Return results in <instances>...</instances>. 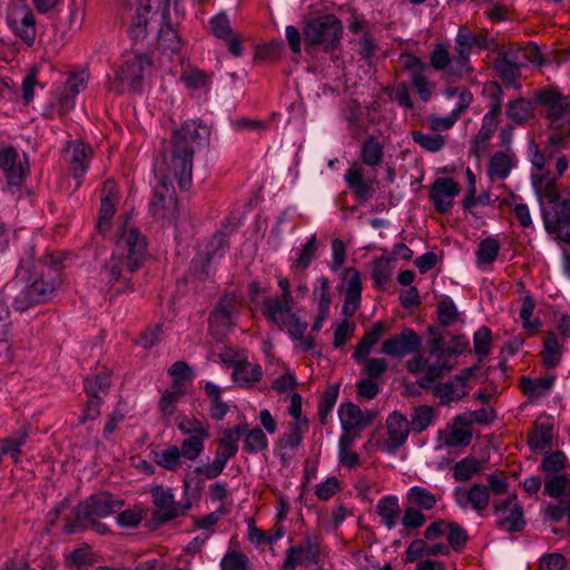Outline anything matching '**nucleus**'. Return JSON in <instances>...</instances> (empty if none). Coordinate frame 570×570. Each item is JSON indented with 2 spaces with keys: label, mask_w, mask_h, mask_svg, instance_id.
I'll return each mask as SVG.
<instances>
[{
  "label": "nucleus",
  "mask_w": 570,
  "mask_h": 570,
  "mask_svg": "<svg viewBox=\"0 0 570 570\" xmlns=\"http://www.w3.org/2000/svg\"><path fill=\"white\" fill-rule=\"evenodd\" d=\"M483 463L475 458H464L456 462L453 466V478L458 482H466L474 475L481 473Z\"/></svg>",
  "instance_id": "nucleus-50"
},
{
  "label": "nucleus",
  "mask_w": 570,
  "mask_h": 570,
  "mask_svg": "<svg viewBox=\"0 0 570 570\" xmlns=\"http://www.w3.org/2000/svg\"><path fill=\"white\" fill-rule=\"evenodd\" d=\"M554 383L553 376L531 379L522 376L520 387L522 392L530 399H539L547 395Z\"/></svg>",
  "instance_id": "nucleus-43"
},
{
  "label": "nucleus",
  "mask_w": 570,
  "mask_h": 570,
  "mask_svg": "<svg viewBox=\"0 0 570 570\" xmlns=\"http://www.w3.org/2000/svg\"><path fill=\"white\" fill-rule=\"evenodd\" d=\"M430 63L435 70H444L446 77L451 80L460 78L452 72L453 58L450 57L448 48L442 43L435 45L430 55Z\"/></svg>",
  "instance_id": "nucleus-47"
},
{
  "label": "nucleus",
  "mask_w": 570,
  "mask_h": 570,
  "mask_svg": "<svg viewBox=\"0 0 570 570\" xmlns=\"http://www.w3.org/2000/svg\"><path fill=\"white\" fill-rule=\"evenodd\" d=\"M48 289L33 288L30 283H26L14 295L12 306L16 312L23 313L31 307L43 304L45 297L48 295Z\"/></svg>",
  "instance_id": "nucleus-33"
},
{
  "label": "nucleus",
  "mask_w": 570,
  "mask_h": 570,
  "mask_svg": "<svg viewBox=\"0 0 570 570\" xmlns=\"http://www.w3.org/2000/svg\"><path fill=\"white\" fill-rule=\"evenodd\" d=\"M170 0H135L129 8L128 35L134 41L144 40L149 30L169 19Z\"/></svg>",
  "instance_id": "nucleus-6"
},
{
  "label": "nucleus",
  "mask_w": 570,
  "mask_h": 570,
  "mask_svg": "<svg viewBox=\"0 0 570 570\" xmlns=\"http://www.w3.org/2000/svg\"><path fill=\"white\" fill-rule=\"evenodd\" d=\"M238 312V303L235 294L224 295L209 315L210 328L218 334H224L234 326V318Z\"/></svg>",
  "instance_id": "nucleus-21"
},
{
  "label": "nucleus",
  "mask_w": 570,
  "mask_h": 570,
  "mask_svg": "<svg viewBox=\"0 0 570 570\" xmlns=\"http://www.w3.org/2000/svg\"><path fill=\"white\" fill-rule=\"evenodd\" d=\"M492 341L491 330L487 326L480 327L473 336L474 343V353L478 355L479 360L482 361L490 353Z\"/></svg>",
  "instance_id": "nucleus-62"
},
{
  "label": "nucleus",
  "mask_w": 570,
  "mask_h": 570,
  "mask_svg": "<svg viewBox=\"0 0 570 570\" xmlns=\"http://www.w3.org/2000/svg\"><path fill=\"white\" fill-rule=\"evenodd\" d=\"M421 344V337L412 328L406 327L385 340L381 352L392 357L403 358L407 354L419 352Z\"/></svg>",
  "instance_id": "nucleus-18"
},
{
  "label": "nucleus",
  "mask_w": 570,
  "mask_h": 570,
  "mask_svg": "<svg viewBox=\"0 0 570 570\" xmlns=\"http://www.w3.org/2000/svg\"><path fill=\"white\" fill-rule=\"evenodd\" d=\"M412 139L415 144L430 153H436L445 146V137L436 132L424 134L422 131H412Z\"/></svg>",
  "instance_id": "nucleus-55"
},
{
  "label": "nucleus",
  "mask_w": 570,
  "mask_h": 570,
  "mask_svg": "<svg viewBox=\"0 0 570 570\" xmlns=\"http://www.w3.org/2000/svg\"><path fill=\"white\" fill-rule=\"evenodd\" d=\"M209 130L195 120L184 122L171 137V150L158 171L161 184L156 186L149 204V213L155 219L176 220L178 203L173 187L175 180L180 189H188L193 179V160L196 146L207 141Z\"/></svg>",
  "instance_id": "nucleus-1"
},
{
  "label": "nucleus",
  "mask_w": 570,
  "mask_h": 570,
  "mask_svg": "<svg viewBox=\"0 0 570 570\" xmlns=\"http://www.w3.org/2000/svg\"><path fill=\"white\" fill-rule=\"evenodd\" d=\"M212 32L227 42L228 50L239 57L243 52L238 37L233 32L229 20L225 14H218L210 20Z\"/></svg>",
  "instance_id": "nucleus-34"
},
{
  "label": "nucleus",
  "mask_w": 570,
  "mask_h": 570,
  "mask_svg": "<svg viewBox=\"0 0 570 570\" xmlns=\"http://www.w3.org/2000/svg\"><path fill=\"white\" fill-rule=\"evenodd\" d=\"M377 514L382 523L389 529H393L399 520L401 508L399 499L393 495H387L379 500L376 505Z\"/></svg>",
  "instance_id": "nucleus-42"
},
{
  "label": "nucleus",
  "mask_w": 570,
  "mask_h": 570,
  "mask_svg": "<svg viewBox=\"0 0 570 570\" xmlns=\"http://www.w3.org/2000/svg\"><path fill=\"white\" fill-rule=\"evenodd\" d=\"M262 375L259 364L238 361L234 365L233 379L242 387H250L262 379Z\"/></svg>",
  "instance_id": "nucleus-38"
},
{
  "label": "nucleus",
  "mask_w": 570,
  "mask_h": 570,
  "mask_svg": "<svg viewBox=\"0 0 570 570\" xmlns=\"http://www.w3.org/2000/svg\"><path fill=\"white\" fill-rule=\"evenodd\" d=\"M295 301L268 296L262 302V314L281 331H286L293 340L304 336L307 323L293 313Z\"/></svg>",
  "instance_id": "nucleus-8"
},
{
  "label": "nucleus",
  "mask_w": 570,
  "mask_h": 570,
  "mask_svg": "<svg viewBox=\"0 0 570 570\" xmlns=\"http://www.w3.org/2000/svg\"><path fill=\"white\" fill-rule=\"evenodd\" d=\"M302 426H307V422H294L289 432L284 433L278 440L277 455L283 464L287 466L294 458L296 450L302 443Z\"/></svg>",
  "instance_id": "nucleus-28"
},
{
  "label": "nucleus",
  "mask_w": 570,
  "mask_h": 570,
  "mask_svg": "<svg viewBox=\"0 0 570 570\" xmlns=\"http://www.w3.org/2000/svg\"><path fill=\"white\" fill-rule=\"evenodd\" d=\"M177 426L184 434L190 436H208V425L195 417L179 416Z\"/></svg>",
  "instance_id": "nucleus-61"
},
{
  "label": "nucleus",
  "mask_w": 570,
  "mask_h": 570,
  "mask_svg": "<svg viewBox=\"0 0 570 570\" xmlns=\"http://www.w3.org/2000/svg\"><path fill=\"white\" fill-rule=\"evenodd\" d=\"M505 114L513 124L521 125L532 117L533 105L524 98L511 100L507 105Z\"/></svg>",
  "instance_id": "nucleus-48"
},
{
  "label": "nucleus",
  "mask_w": 570,
  "mask_h": 570,
  "mask_svg": "<svg viewBox=\"0 0 570 570\" xmlns=\"http://www.w3.org/2000/svg\"><path fill=\"white\" fill-rule=\"evenodd\" d=\"M268 440L261 428L248 431L244 442V451L247 453H258L267 449Z\"/></svg>",
  "instance_id": "nucleus-60"
},
{
  "label": "nucleus",
  "mask_w": 570,
  "mask_h": 570,
  "mask_svg": "<svg viewBox=\"0 0 570 570\" xmlns=\"http://www.w3.org/2000/svg\"><path fill=\"white\" fill-rule=\"evenodd\" d=\"M318 286L314 288V301L317 303L318 311H323V317L330 314V306L332 303L330 294V282L326 277H321L317 281Z\"/></svg>",
  "instance_id": "nucleus-59"
},
{
  "label": "nucleus",
  "mask_w": 570,
  "mask_h": 570,
  "mask_svg": "<svg viewBox=\"0 0 570 570\" xmlns=\"http://www.w3.org/2000/svg\"><path fill=\"white\" fill-rule=\"evenodd\" d=\"M435 410L430 405L416 406L411 414V429L421 433L426 430L435 417Z\"/></svg>",
  "instance_id": "nucleus-54"
},
{
  "label": "nucleus",
  "mask_w": 570,
  "mask_h": 570,
  "mask_svg": "<svg viewBox=\"0 0 570 570\" xmlns=\"http://www.w3.org/2000/svg\"><path fill=\"white\" fill-rule=\"evenodd\" d=\"M29 436V428L23 425L16 430L12 435L0 439V462L4 455H10L14 463L20 461L21 448L26 444Z\"/></svg>",
  "instance_id": "nucleus-35"
},
{
  "label": "nucleus",
  "mask_w": 570,
  "mask_h": 570,
  "mask_svg": "<svg viewBox=\"0 0 570 570\" xmlns=\"http://www.w3.org/2000/svg\"><path fill=\"white\" fill-rule=\"evenodd\" d=\"M385 425L387 438L384 446L389 453H394L407 440L411 425L406 416L397 411L387 416Z\"/></svg>",
  "instance_id": "nucleus-23"
},
{
  "label": "nucleus",
  "mask_w": 570,
  "mask_h": 570,
  "mask_svg": "<svg viewBox=\"0 0 570 570\" xmlns=\"http://www.w3.org/2000/svg\"><path fill=\"white\" fill-rule=\"evenodd\" d=\"M338 417L343 431L341 435L357 439L364 429L373 424L376 412L362 410L358 405L347 402L340 405Z\"/></svg>",
  "instance_id": "nucleus-13"
},
{
  "label": "nucleus",
  "mask_w": 570,
  "mask_h": 570,
  "mask_svg": "<svg viewBox=\"0 0 570 570\" xmlns=\"http://www.w3.org/2000/svg\"><path fill=\"white\" fill-rule=\"evenodd\" d=\"M61 263L62 255L60 253H48L36 261L31 250L26 257L21 258L18 273L28 274L27 282L33 288L48 289V295L45 297V303H47L55 296L61 284Z\"/></svg>",
  "instance_id": "nucleus-5"
},
{
  "label": "nucleus",
  "mask_w": 570,
  "mask_h": 570,
  "mask_svg": "<svg viewBox=\"0 0 570 570\" xmlns=\"http://www.w3.org/2000/svg\"><path fill=\"white\" fill-rule=\"evenodd\" d=\"M439 499L440 498L436 494L432 493L426 488L419 485L410 488L406 493L407 503L422 511L433 510L436 507Z\"/></svg>",
  "instance_id": "nucleus-44"
},
{
  "label": "nucleus",
  "mask_w": 570,
  "mask_h": 570,
  "mask_svg": "<svg viewBox=\"0 0 570 570\" xmlns=\"http://www.w3.org/2000/svg\"><path fill=\"white\" fill-rule=\"evenodd\" d=\"M535 308V302L531 296H525L522 301L520 308V318L522 321L523 328L533 335L541 326V322L538 318L532 320V314Z\"/></svg>",
  "instance_id": "nucleus-56"
},
{
  "label": "nucleus",
  "mask_w": 570,
  "mask_h": 570,
  "mask_svg": "<svg viewBox=\"0 0 570 570\" xmlns=\"http://www.w3.org/2000/svg\"><path fill=\"white\" fill-rule=\"evenodd\" d=\"M151 70V60L146 53H132L117 69L116 79L109 85V90L121 94L125 87L134 91L141 89V83Z\"/></svg>",
  "instance_id": "nucleus-10"
},
{
  "label": "nucleus",
  "mask_w": 570,
  "mask_h": 570,
  "mask_svg": "<svg viewBox=\"0 0 570 570\" xmlns=\"http://www.w3.org/2000/svg\"><path fill=\"white\" fill-rule=\"evenodd\" d=\"M517 165L515 154L511 149L494 153L489 161L488 176L493 180L505 179Z\"/></svg>",
  "instance_id": "nucleus-31"
},
{
  "label": "nucleus",
  "mask_w": 570,
  "mask_h": 570,
  "mask_svg": "<svg viewBox=\"0 0 570 570\" xmlns=\"http://www.w3.org/2000/svg\"><path fill=\"white\" fill-rule=\"evenodd\" d=\"M567 463V455L562 451L549 452L544 455L540 469L549 474H557L562 471Z\"/></svg>",
  "instance_id": "nucleus-63"
},
{
  "label": "nucleus",
  "mask_w": 570,
  "mask_h": 570,
  "mask_svg": "<svg viewBox=\"0 0 570 570\" xmlns=\"http://www.w3.org/2000/svg\"><path fill=\"white\" fill-rule=\"evenodd\" d=\"M7 22L13 33L28 47H32L37 38V22L32 9L17 1L10 4L7 13Z\"/></svg>",
  "instance_id": "nucleus-12"
},
{
  "label": "nucleus",
  "mask_w": 570,
  "mask_h": 570,
  "mask_svg": "<svg viewBox=\"0 0 570 570\" xmlns=\"http://www.w3.org/2000/svg\"><path fill=\"white\" fill-rule=\"evenodd\" d=\"M153 502L155 505L154 515L160 522H167L184 514L190 504L180 505L175 501L170 489L157 485L151 489Z\"/></svg>",
  "instance_id": "nucleus-17"
},
{
  "label": "nucleus",
  "mask_w": 570,
  "mask_h": 570,
  "mask_svg": "<svg viewBox=\"0 0 570 570\" xmlns=\"http://www.w3.org/2000/svg\"><path fill=\"white\" fill-rule=\"evenodd\" d=\"M66 153L69 156V169L72 173L73 177L77 179L76 186L79 187V179L87 171L89 161L94 155V150L90 146L85 145L82 141H73L70 142V145L66 149Z\"/></svg>",
  "instance_id": "nucleus-27"
},
{
  "label": "nucleus",
  "mask_w": 570,
  "mask_h": 570,
  "mask_svg": "<svg viewBox=\"0 0 570 570\" xmlns=\"http://www.w3.org/2000/svg\"><path fill=\"white\" fill-rule=\"evenodd\" d=\"M544 493L551 498H570V474L547 475Z\"/></svg>",
  "instance_id": "nucleus-45"
},
{
  "label": "nucleus",
  "mask_w": 570,
  "mask_h": 570,
  "mask_svg": "<svg viewBox=\"0 0 570 570\" xmlns=\"http://www.w3.org/2000/svg\"><path fill=\"white\" fill-rule=\"evenodd\" d=\"M0 168L9 186H20L27 168L19 158L18 150L12 146L0 148Z\"/></svg>",
  "instance_id": "nucleus-25"
},
{
  "label": "nucleus",
  "mask_w": 570,
  "mask_h": 570,
  "mask_svg": "<svg viewBox=\"0 0 570 570\" xmlns=\"http://www.w3.org/2000/svg\"><path fill=\"white\" fill-rule=\"evenodd\" d=\"M454 500L461 508L471 505L476 511H483L490 503L489 488L482 483H474L469 489L456 488Z\"/></svg>",
  "instance_id": "nucleus-26"
},
{
  "label": "nucleus",
  "mask_w": 570,
  "mask_h": 570,
  "mask_svg": "<svg viewBox=\"0 0 570 570\" xmlns=\"http://www.w3.org/2000/svg\"><path fill=\"white\" fill-rule=\"evenodd\" d=\"M342 32L343 26L334 14H323L306 23L304 40L307 45L322 46L328 49L338 43Z\"/></svg>",
  "instance_id": "nucleus-11"
},
{
  "label": "nucleus",
  "mask_w": 570,
  "mask_h": 570,
  "mask_svg": "<svg viewBox=\"0 0 570 570\" xmlns=\"http://www.w3.org/2000/svg\"><path fill=\"white\" fill-rule=\"evenodd\" d=\"M320 546L316 538L306 537L304 542L286 550L282 570H294L298 566L317 563Z\"/></svg>",
  "instance_id": "nucleus-20"
},
{
  "label": "nucleus",
  "mask_w": 570,
  "mask_h": 570,
  "mask_svg": "<svg viewBox=\"0 0 570 570\" xmlns=\"http://www.w3.org/2000/svg\"><path fill=\"white\" fill-rule=\"evenodd\" d=\"M552 425L537 421L528 436V444L533 452H543L552 446Z\"/></svg>",
  "instance_id": "nucleus-40"
},
{
  "label": "nucleus",
  "mask_w": 570,
  "mask_h": 570,
  "mask_svg": "<svg viewBox=\"0 0 570 570\" xmlns=\"http://www.w3.org/2000/svg\"><path fill=\"white\" fill-rule=\"evenodd\" d=\"M122 504V501L114 499L109 493L91 495L75 508L76 524H66L65 530L67 533H73L77 527L87 528L89 523L95 524V520L115 513Z\"/></svg>",
  "instance_id": "nucleus-9"
},
{
  "label": "nucleus",
  "mask_w": 570,
  "mask_h": 570,
  "mask_svg": "<svg viewBox=\"0 0 570 570\" xmlns=\"http://www.w3.org/2000/svg\"><path fill=\"white\" fill-rule=\"evenodd\" d=\"M494 68L505 86L514 88L520 87L518 81L520 68L511 53H501L494 61Z\"/></svg>",
  "instance_id": "nucleus-36"
},
{
  "label": "nucleus",
  "mask_w": 570,
  "mask_h": 570,
  "mask_svg": "<svg viewBox=\"0 0 570 570\" xmlns=\"http://www.w3.org/2000/svg\"><path fill=\"white\" fill-rule=\"evenodd\" d=\"M443 343L442 332L434 326H430L428 330V346L430 355L434 356L435 361L430 363L424 355L417 354L406 363L410 373L419 374L423 372L416 380L417 385L422 389L429 390L432 383L441 380L445 373L453 368L449 360L444 358Z\"/></svg>",
  "instance_id": "nucleus-4"
},
{
  "label": "nucleus",
  "mask_w": 570,
  "mask_h": 570,
  "mask_svg": "<svg viewBox=\"0 0 570 570\" xmlns=\"http://www.w3.org/2000/svg\"><path fill=\"white\" fill-rule=\"evenodd\" d=\"M111 385V372L104 368L99 373L88 376L85 380V390L87 395L105 396Z\"/></svg>",
  "instance_id": "nucleus-49"
},
{
  "label": "nucleus",
  "mask_w": 570,
  "mask_h": 570,
  "mask_svg": "<svg viewBox=\"0 0 570 570\" xmlns=\"http://www.w3.org/2000/svg\"><path fill=\"white\" fill-rule=\"evenodd\" d=\"M430 389L443 405L458 402L468 394V386L464 385V379L462 377H454L445 383L434 382Z\"/></svg>",
  "instance_id": "nucleus-32"
},
{
  "label": "nucleus",
  "mask_w": 570,
  "mask_h": 570,
  "mask_svg": "<svg viewBox=\"0 0 570 570\" xmlns=\"http://www.w3.org/2000/svg\"><path fill=\"white\" fill-rule=\"evenodd\" d=\"M541 356L546 367H556L560 363L561 347L554 333L546 334Z\"/></svg>",
  "instance_id": "nucleus-51"
},
{
  "label": "nucleus",
  "mask_w": 570,
  "mask_h": 570,
  "mask_svg": "<svg viewBox=\"0 0 570 570\" xmlns=\"http://www.w3.org/2000/svg\"><path fill=\"white\" fill-rule=\"evenodd\" d=\"M355 440L356 439L347 435H341L338 441L340 462L348 468H355L360 464L358 454L352 449Z\"/></svg>",
  "instance_id": "nucleus-58"
},
{
  "label": "nucleus",
  "mask_w": 570,
  "mask_h": 570,
  "mask_svg": "<svg viewBox=\"0 0 570 570\" xmlns=\"http://www.w3.org/2000/svg\"><path fill=\"white\" fill-rule=\"evenodd\" d=\"M88 73L82 70L79 72L71 73L63 89L58 94V100L66 107L69 102L81 91L85 90L88 81Z\"/></svg>",
  "instance_id": "nucleus-41"
},
{
  "label": "nucleus",
  "mask_w": 570,
  "mask_h": 570,
  "mask_svg": "<svg viewBox=\"0 0 570 570\" xmlns=\"http://www.w3.org/2000/svg\"><path fill=\"white\" fill-rule=\"evenodd\" d=\"M178 14L176 13V20L173 19L169 12V19H166L160 23L158 28V47L165 53H179L181 49V40L175 29L178 23Z\"/></svg>",
  "instance_id": "nucleus-30"
},
{
  "label": "nucleus",
  "mask_w": 570,
  "mask_h": 570,
  "mask_svg": "<svg viewBox=\"0 0 570 570\" xmlns=\"http://www.w3.org/2000/svg\"><path fill=\"white\" fill-rule=\"evenodd\" d=\"M466 416L458 415L452 429L444 434L443 443L449 448L468 445L472 439V432L466 424Z\"/></svg>",
  "instance_id": "nucleus-39"
},
{
  "label": "nucleus",
  "mask_w": 570,
  "mask_h": 570,
  "mask_svg": "<svg viewBox=\"0 0 570 570\" xmlns=\"http://www.w3.org/2000/svg\"><path fill=\"white\" fill-rule=\"evenodd\" d=\"M459 185L449 177L436 178L431 187L430 197L435 209L445 214L453 206V199L459 194Z\"/></svg>",
  "instance_id": "nucleus-24"
},
{
  "label": "nucleus",
  "mask_w": 570,
  "mask_h": 570,
  "mask_svg": "<svg viewBox=\"0 0 570 570\" xmlns=\"http://www.w3.org/2000/svg\"><path fill=\"white\" fill-rule=\"evenodd\" d=\"M500 248V243L494 237L481 240L476 250V264L479 266L492 264L498 258Z\"/></svg>",
  "instance_id": "nucleus-53"
},
{
  "label": "nucleus",
  "mask_w": 570,
  "mask_h": 570,
  "mask_svg": "<svg viewBox=\"0 0 570 570\" xmlns=\"http://www.w3.org/2000/svg\"><path fill=\"white\" fill-rule=\"evenodd\" d=\"M544 228L560 242L570 244V200L561 198L559 190L539 194Z\"/></svg>",
  "instance_id": "nucleus-7"
},
{
  "label": "nucleus",
  "mask_w": 570,
  "mask_h": 570,
  "mask_svg": "<svg viewBox=\"0 0 570 570\" xmlns=\"http://www.w3.org/2000/svg\"><path fill=\"white\" fill-rule=\"evenodd\" d=\"M146 250V238L137 228L125 223L119 229L110 258L100 269L101 281L110 286L119 284L117 293L130 289L131 275L142 266Z\"/></svg>",
  "instance_id": "nucleus-2"
},
{
  "label": "nucleus",
  "mask_w": 570,
  "mask_h": 570,
  "mask_svg": "<svg viewBox=\"0 0 570 570\" xmlns=\"http://www.w3.org/2000/svg\"><path fill=\"white\" fill-rule=\"evenodd\" d=\"M344 178L358 199L366 202L373 196L375 180L365 179L364 169L358 164H352Z\"/></svg>",
  "instance_id": "nucleus-29"
},
{
  "label": "nucleus",
  "mask_w": 570,
  "mask_h": 570,
  "mask_svg": "<svg viewBox=\"0 0 570 570\" xmlns=\"http://www.w3.org/2000/svg\"><path fill=\"white\" fill-rule=\"evenodd\" d=\"M482 94L489 100V110L482 118V128L497 131L502 111L503 89L497 81H488L483 85Z\"/></svg>",
  "instance_id": "nucleus-22"
},
{
  "label": "nucleus",
  "mask_w": 570,
  "mask_h": 570,
  "mask_svg": "<svg viewBox=\"0 0 570 570\" xmlns=\"http://www.w3.org/2000/svg\"><path fill=\"white\" fill-rule=\"evenodd\" d=\"M494 512L499 515L497 527L507 532L522 531L525 525L523 508L518 502L517 494L509 495L502 502L493 505Z\"/></svg>",
  "instance_id": "nucleus-15"
},
{
  "label": "nucleus",
  "mask_w": 570,
  "mask_h": 570,
  "mask_svg": "<svg viewBox=\"0 0 570 570\" xmlns=\"http://www.w3.org/2000/svg\"><path fill=\"white\" fill-rule=\"evenodd\" d=\"M180 459V450L176 445H170L156 454V463L168 471L178 470L181 465Z\"/></svg>",
  "instance_id": "nucleus-57"
},
{
  "label": "nucleus",
  "mask_w": 570,
  "mask_h": 570,
  "mask_svg": "<svg viewBox=\"0 0 570 570\" xmlns=\"http://www.w3.org/2000/svg\"><path fill=\"white\" fill-rule=\"evenodd\" d=\"M383 146L380 140L371 136L366 138L361 147L360 157L364 165L376 167L383 160Z\"/></svg>",
  "instance_id": "nucleus-46"
},
{
  "label": "nucleus",
  "mask_w": 570,
  "mask_h": 570,
  "mask_svg": "<svg viewBox=\"0 0 570 570\" xmlns=\"http://www.w3.org/2000/svg\"><path fill=\"white\" fill-rule=\"evenodd\" d=\"M233 436L220 438L218 440V449L215 452L214 461L209 464L200 465L195 469V473L203 475L207 480L219 476L228 460L237 454L238 445L235 444Z\"/></svg>",
  "instance_id": "nucleus-19"
},
{
  "label": "nucleus",
  "mask_w": 570,
  "mask_h": 570,
  "mask_svg": "<svg viewBox=\"0 0 570 570\" xmlns=\"http://www.w3.org/2000/svg\"><path fill=\"white\" fill-rule=\"evenodd\" d=\"M529 157L532 165L531 184L535 195L550 194L557 188V180L568 168L567 157L552 145L540 148L535 144L529 146Z\"/></svg>",
  "instance_id": "nucleus-3"
},
{
  "label": "nucleus",
  "mask_w": 570,
  "mask_h": 570,
  "mask_svg": "<svg viewBox=\"0 0 570 570\" xmlns=\"http://www.w3.org/2000/svg\"><path fill=\"white\" fill-rule=\"evenodd\" d=\"M180 80L188 89L199 90L209 86L210 76L197 67L187 66L180 75Z\"/></svg>",
  "instance_id": "nucleus-52"
},
{
  "label": "nucleus",
  "mask_w": 570,
  "mask_h": 570,
  "mask_svg": "<svg viewBox=\"0 0 570 570\" xmlns=\"http://www.w3.org/2000/svg\"><path fill=\"white\" fill-rule=\"evenodd\" d=\"M249 559L237 551L225 554L220 561L222 570H248Z\"/></svg>",
  "instance_id": "nucleus-64"
},
{
  "label": "nucleus",
  "mask_w": 570,
  "mask_h": 570,
  "mask_svg": "<svg viewBox=\"0 0 570 570\" xmlns=\"http://www.w3.org/2000/svg\"><path fill=\"white\" fill-rule=\"evenodd\" d=\"M385 325L382 322H377L373 325V327L367 331L361 341L355 346V350L353 352V358L357 363H362L366 360V357L370 355L372 347L379 343L380 338L382 337Z\"/></svg>",
  "instance_id": "nucleus-37"
},
{
  "label": "nucleus",
  "mask_w": 570,
  "mask_h": 570,
  "mask_svg": "<svg viewBox=\"0 0 570 570\" xmlns=\"http://www.w3.org/2000/svg\"><path fill=\"white\" fill-rule=\"evenodd\" d=\"M475 40V33H473L466 26H461L455 37V47L453 56L452 72L458 77H464L472 71L470 65V56L473 42Z\"/></svg>",
  "instance_id": "nucleus-16"
},
{
  "label": "nucleus",
  "mask_w": 570,
  "mask_h": 570,
  "mask_svg": "<svg viewBox=\"0 0 570 570\" xmlns=\"http://www.w3.org/2000/svg\"><path fill=\"white\" fill-rule=\"evenodd\" d=\"M538 101L547 108V117L557 129L567 127L570 117V97H563L556 89H546L537 95Z\"/></svg>",
  "instance_id": "nucleus-14"
}]
</instances>
